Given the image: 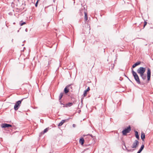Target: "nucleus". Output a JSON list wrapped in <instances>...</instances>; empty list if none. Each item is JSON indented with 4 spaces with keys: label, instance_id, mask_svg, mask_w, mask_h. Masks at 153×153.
Here are the masks:
<instances>
[{
    "label": "nucleus",
    "instance_id": "obj_3",
    "mask_svg": "<svg viewBox=\"0 0 153 153\" xmlns=\"http://www.w3.org/2000/svg\"><path fill=\"white\" fill-rule=\"evenodd\" d=\"M131 131V128L129 126L127 128H126L123 130L122 131V133L123 135H126L127 134L129 133Z\"/></svg>",
    "mask_w": 153,
    "mask_h": 153
},
{
    "label": "nucleus",
    "instance_id": "obj_30",
    "mask_svg": "<svg viewBox=\"0 0 153 153\" xmlns=\"http://www.w3.org/2000/svg\"><path fill=\"white\" fill-rule=\"evenodd\" d=\"M38 1H39L38 0H37V1H36V2L37 3H38Z\"/></svg>",
    "mask_w": 153,
    "mask_h": 153
},
{
    "label": "nucleus",
    "instance_id": "obj_24",
    "mask_svg": "<svg viewBox=\"0 0 153 153\" xmlns=\"http://www.w3.org/2000/svg\"><path fill=\"white\" fill-rule=\"evenodd\" d=\"M147 22L146 21H145L144 22V26H143V27H145V26L147 24Z\"/></svg>",
    "mask_w": 153,
    "mask_h": 153
},
{
    "label": "nucleus",
    "instance_id": "obj_35",
    "mask_svg": "<svg viewBox=\"0 0 153 153\" xmlns=\"http://www.w3.org/2000/svg\"><path fill=\"white\" fill-rule=\"evenodd\" d=\"M61 104H63L61 102Z\"/></svg>",
    "mask_w": 153,
    "mask_h": 153
},
{
    "label": "nucleus",
    "instance_id": "obj_28",
    "mask_svg": "<svg viewBox=\"0 0 153 153\" xmlns=\"http://www.w3.org/2000/svg\"><path fill=\"white\" fill-rule=\"evenodd\" d=\"M75 126H76V125H75V124H73V126L74 127H75Z\"/></svg>",
    "mask_w": 153,
    "mask_h": 153
},
{
    "label": "nucleus",
    "instance_id": "obj_13",
    "mask_svg": "<svg viewBox=\"0 0 153 153\" xmlns=\"http://www.w3.org/2000/svg\"><path fill=\"white\" fill-rule=\"evenodd\" d=\"M140 64V62H138L134 64L132 66V68H134L136 66L139 65Z\"/></svg>",
    "mask_w": 153,
    "mask_h": 153
},
{
    "label": "nucleus",
    "instance_id": "obj_18",
    "mask_svg": "<svg viewBox=\"0 0 153 153\" xmlns=\"http://www.w3.org/2000/svg\"><path fill=\"white\" fill-rule=\"evenodd\" d=\"M69 91V89H68L67 86H66V87H65L64 89V92L65 94H67L68 93Z\"/></svg>",
    "mask_w": 153,
    "mask_h": 153
},
{
    "label": "nucleus",
    "instance_id": "obj_31",
    "mask_svg": "<svg viewBox=\"0 0 153 153\" xmlns=\"http://www.w3.org/2000/svg\"><path fill=\"white\" fill-rule=\"evenodd\" d=\"M127 77V78L131 82V81L130 80V79H129L128 77Z\"/></svg>",
    "mask_w": 153,
    "mask_h": 153
},
{
    "label": "nucleus",
    "instance_id": "obj_26",
    "mask_svg": "<svg viewBox=\"0 0 153 153\" xmlns=\"http://www.w3.org/2000/svg\"><path fill=\"white\" fill-rule=\"evenodd\" d=\"M38 3H37L36 2L35 4V6L36 7H37V6H38Z\"/></svg>",
    "mask_w": 153,
    "mask_h": 153
},
{
    "label": "nucleus",
    "instance_id": "obj_22",
    "mask_svg": "<svg viewBox=\"0 0 153 153\" xmlns=\"http://www.w3.org/2000/svg\"><path fill=\"white\" fill-rule=\"evenodd\" d=\"M26 23L25 22H23L22 21H21L19 23V24L21 26H22L23 25L25 24Z\"/></svg>",
    "mask_w": 153,
    "mask_h": 153
},
{
    "label": "nucleus",
    "instance_id": "obj_15",
    "mask_svg": "<svg viewBox=\"0 0 153 153\" xmlns=\"http://www.w3.org/2000/svg\"><path fill=\"white\" fill-rule=\"evenodd\" d=\"M144 148V146L143 145H142L141 146L140 149H139V150L138 151L137 153H140L142 151V150Z\"/></svg>",
    "mask_w": 153,
    "mask_h": 153
},
{
    "label": "nucleus",
    "instance_id": "obj_5",
    "mask_svg": "<svg viewBox=\"0 0 153 153\" xmlns=\"http://www.w3.org/2000/svg\"><path fill=\"white\" fill-rule=\"evenodd\" d=\"M139 141L137 140H135L134 142L133 143L132 146L131 148H136L137 147L138 145L139 144Z\"/></svg>",
    "mask_w": 153,
    "mask_h": 153
},
{
    "label": "nucleus",
    "instance_id": "obj_1",
    "mask_svg": "<svg viewBox=\"0 0 153 153\" xmlns=\"http://www.w3.org/2000/svg\"><path fill=\"white\" fill-rule=\"evenodd\" d=\"M132 73L133 76L134 77V79L137 83L138 84H140L141 82L140 81L139 77L137 73L135 72L133 69L132 70Z\"/></svg>",
    "mask_w": 153,
    "mask_h": 153
},
{
    "label": "nucleus",
    "instance_id": "obj_36",
    "mask_svg": "<svg viewBox=\"0 0 153 153\" xmlns=\"http://www.w3.org/2000/svg\"><path fill=\"white\" fill-rule=\"evenodd\" d=\"M13 24H15V22H14V23H13Z\"/></svg>",
    "mask_w": 153,
    "mask_h": 153
},
{
    "label": "nucleus",
    "instance_id": "obj_14",
    "mask_svg": "<svg viewBox=\"0 0 153 153\" xmlns=\"http://www.w3.org/2000/svg\"><path fill=\"white\" fill-rule=\"evenodd\" d=\"M141 138L142 140L143 141H144V139L145 138V134L143 132H142L141 133Z\"/></svg>",
    "mask_w": 153,
    "mask_h": 153
},
{
    "label": "nucleus",
    "instance_id": "obj_25",
    "mask_svg": "<svg viewBox=\"0 0 153 153\" xmlns=\"http://www.w3.org/2000/svg\"><path fill=\"white\" fill-rule=\"evenodd\" d=\"M79 11H80V13H82V9H80L79 10Z\"/></svg>",
    "mask_w": 153,
    "mask_h": 153
},
{
    "label": "nucleus",
    "instance_id": "obj_33",
    "mask_svg": "<svg viewBox=\"0 0 153 153\" xmlns=\"http://www.w3.org/2000/svg\"><path fill=\"white\" fill-rule=\"evenodd\" d=\"M13 39H12V41L13 42Z\"/></svg>",
    "mask_w": 153,
    "mask_h": 153
},
{
    "label": "nucleus",
    "instance_id": "obj_4",
    "mask_svg": "<svg viewBox=\"0 0 153 153\" xmlns=\"http://www.w3.org/2000/svg\"><path fill=\"white\" fill-rule=\"evenodd\" d=\"M146 68L143 67H140L139 68L137 71V72L140 75L144 74L146 71Z\"/></svg>",
    "mask_w": 153,
    "mask_h": 153
},
{
    "label": "nucleus",
    "instance_id": "obj_19",
    "mask_svg": "<svg viewBox=\"0 0 153 153\" xmlns=\"http://www.w3.org/2000/svg\"><path fill=\"white\" fill-rule=\"evenodd\" d=\"M84 142V140L82 138H81L79 140V142L82 145L83 144Z\"/></svg>",
    "mask_w": 153,
    "mask_h": 153
},
{
    "label": "nucleus",
    "instance_id": "obj_7",
    "mask_svg": "<svg viewBox=\"0 0 153 153\" xmlns=\"http://www.w3.org/2000/svg\"><path fill=\"white\" fill-rule=\"evenodd\" d=\"M12 126L10 124H8L7 123H3L1 125V126L3 128H6L11 127Z\"/></svg>",
    "mask_w": 153,
    "mask_h": 153
},
{
    "label": "nucleus",
    "instance_id": "obj_8",
    "mask_svg": "<svg viewBox=\"0 0 153 153\" xmlns=\"http://www.w3.org/2000/svg\"><path fill=\"white\" fill-rule=\"evenodd\" d=\"M68 119H67V120H62L59 123V124H58V126H62L63 124L65 122V121H66V120H68Z\"/></svg>",
    "mask_w": 153,
    "mask_h": 153
},
{
    "label": "nucleus",
    "instance_id": "obj_16",
    "mask_svg": "<svg viewBox=\"0 0 153 153\" xmlns=\"http://www.w3.org/2000/svg\"><path fill=\"white\" fill-rule=\"evenodd\" d=\"M140 75V76L142 78L143 80H144L146 78V75H144V74H141Z\"/></svg>",
    "mask_w": 153,
    "mask_h": 153
},
{
    "label": "nucleus",
    "instance_id": "obj_17",
    "mask_svg": "<svg viewBox=\"0 0 153 153\" xmlns=\"http://www.w3.org/2000/svg\"><path fill=\"white\" fill-rule=\"evenodd\" d=\"M72 85V84H71L67 86L68 89H69V91H72L73 90L72 87L71 86Z\"/></svg>",
    "mask_w": 153,
    "mask_h": 153
},
{
    "label": "nucleus",
    "instance_id": "obj_6",
    "mask_svg": "<svg viewBox=\"0 0 153 153\" xmlns=\"http://www.w3.org/2000/svg\"><path fill=\"white\" fill-rule=\"evenodd\" d=\"M151 70L149 68H148L147 69V80L148 81H149L151 77Z\"/></svg>",
    "mask_w": 153,
    "mask_h": 153
},
{
    "label": "nucleus",
    "instance_id": "obj_21",
    "mask_svg": "<svg viewBox=\"0 0 153 153\" xmlns=\"http://www.w3.org/2000/svg\"><path fill=\"white\" fill-rule=\"evenodd\" d=\"M85 14V21H86L88 19L87 14L86 12H84Z\"/></svg>",
    "mask_w": 153,
    "mask_h": 153
},
{
    "label": "nucleus",
    "instance_id": "obj_2",
    "mask_svg": "<svg viewBox=\"0 0 153 153\" xmlns=\"http://www.w3.org/2000/svg\"><path fill=\"white\" fill-rule=\"evenodd\" d=\"M23 99H22L21 100H19L16 103L14 106V109L15 111H17L18 110L20 106V104H21Z\"/></svg>",
    "mask_w": 153,
    "mask_h": 153
},
{
    "label": "nucleus",
    "instance_id": "obj_37",
    "mask_svg": "<svg viewBox=\"0 0 153 153\" xmlns=\"http://www.w3.org/2000/svg\"><path fill=\"white\" fill-rule=\"evenodd\" d=\"M24 45V44H23V45H22V46H23V45Z\"/></svg>",
    "mask_w": 153,
    "mask_h": 153
},
{
    "label": "nucleus",
    "instance_id": "obj_9",
    "mask_svg": "<svg viewBox=\"0 0 153 153\" xmlns=\"http://www.w3.org/2000/svg\"><path fill=\"white\" fill-rule=\"evenodd\" d=\"M48 130V128H46L44 130L43 132H42L39 135V136H41L42 135L44 134L45 133H46Z\"/></svg>",
    "mask_w": 153,
    "mask_h": 153
},
{
    "label": "nucleus",
    "instance_id": "obj_12",
    "mask_svg": "<svg viewBox=\"0 0 153 153\" xmlns=\"http://www.w3.org/2000/svg\"><path fill=\"white\" fill-rule=\"evenodd\" d=\"M90 90L89 87H88L87 89L86 90L84 91V93L83 94L84 97H85L87 95V92Z\"/></svg>",
    "mask_w": 153,
    "mask_h": 153
},
{
    "label": "nucleus",
    "instance_id": "obj_11",
    "mask_svg": "<svg viewBox=\"0 0 153 153\" xmlns=\"http://www.w3.org/2000/svg\"><path fill=\"white\" fill-rule=\"evenodd\" d=\"M74 102H68L66 104L65 106L66 107L71 106L73 105V104L74 103Z\"/></svg>",
    "mask_w": 153,
    "mask_h": 153
},
{
    "label": "nucleus",
    "instance_id": "obj_29",
    "mask_svg": "<svg viewBox=\"0 0 153 153\" xmlns=\"http://www.w3.org/2000/svg\"><path fill=\"white\" fill-rule=\"evenodd\" d=\"M25 31L26 32H27V28H26L25 30Z\"/></svg>",
    "mask_w": 153,
    "mask_h": 153
},
{
    "label": "nucleus",
    "instance_id": "obj_20",
    "mask_svg": "<svg viewBox=\"0 0 153 153\" xmlns=\"http://www.w3.org/2000/svg\"><path fill=\"white\" fill-rule=\"evenodd\" d=\"M135 135L136 137L139 140V136L138 135V132L137 131H135Z\"/></svg>",
    "mask_w": 153,
    "mask_h": 153
},
{
    "label": "nucleus",
    "instance_id": "obj_27",
    "mask_svg": "<svg viewBox=\"0 0 153 153\" xmlns=\"http://www.w3.org/2000/svg\"><path fill=\"white\" fill-rule=\"evenodd\" d=\"M40 121V122L41 123H43V120H42V119H41Z\"/></svg>",
    "mask_w": 153,
    "mask_h": 153
},
{
    "label": "nucleus",
    "instance_id": "obj_32",
    "mask_svg": "<svg viewBox=\"0 0 153 153\" xmlns=\"http://www.w3.org/2000/svg\"><path fill=\"white\" fill-rule=\"evenodd\" d=\"M91 137H92V138H93V137H92V135H91Z\"/></svg>",
    "mask_w": 153,
    "mask_h": 153
},
{
    "label": "nucleus",
    "instance_id": "obj_34",
    "mask_svg": "<svg viewBox=\"0 0 153 153\" xmlns=\"http://www.w3.org/2000/svg\"><path fill=\"white\" fill-rule=\"evenodd\" d=\"M37 85L38 86V84L37 83Z\"/></svg>",
    "mask_w": 153,
    "mask_h": 153
},
{
    "label": "nucleus",
    "instance_id": "obj_10",
    "mask_svg": "<svg viewBox=\"0 0 153 153\" xmlns=\"http://www.w3.org/2000/svg\"><path fill=\"white\" fill-rule=\"evenodd\" d=\"M123 145L124 146L126 149V150H127V152H133L134 150V149H128V148L127 147H126V144L125 143H124Z\"/></svg>",
    "mask_w": 153,
    "mask_h": 153
},
{
    "label": "nucleus",
    "instance_id": "obj_23",
    "mask_svg": "<svg viewBox=\"0 0 153 153\" xmlns=\"http://www.w3.org/2000/svg\"><path fill=\"white\" fill-rule=\"evenodd\" d=\"M63 93H61L60 94L59 97V100H60L62 98V97L63 96Z\"/></svg>",
    "mask_w": 153,
    "mask_h": 153
},
{
    "label": "nucleus",
    "instance_id": "obj_38",
    "mask_svg": "<svg viewBox=\"0 0 153 153\" xmlns=\"http://www.w3.org/2000/svg\"><path fill=\"white\" fill-rule=\"evenodd\" d=\"M49 153H51V152H50Z\"/></svg>",
    "mask_w": 153,
    "mask_h": 153
}]
</instances>
